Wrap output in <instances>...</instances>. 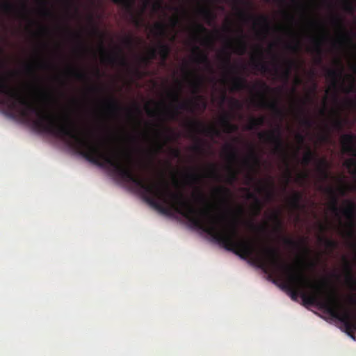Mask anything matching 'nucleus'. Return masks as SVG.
I'll use <instances>...</instances> for the list:
<instances>
[{"label": "nucleus", "mask_w": 356, "mask_h": 356, "mask_svg": "<svg viewBox=\"0 0 356 356\" xmlns=\"http://www.w3.org/2000/svg\"><path fill=\"white\" fill-rule=\"evenodd\" d=\"M256 53L257 56H252L250 61L251 67L255 73H273L286 79L291 75L293 68L296 67L298 65L297 61L294 59L280 57L272 53L270 67L269 63L264 59V50L261 46H257Z\"/></svg>", "instance_id": "obj_1"}, {"label": "nucleus", "mask_w": 356, "mask_h": 356, "mask_svg": "<svg viewBox=\"0 0 356 356\" xmlns=\"http://www.w3.org/2000/svg\"><path fill=\"white\" fill-rule=\"evenodd\" d=\"M260 140L265 143L273 145L274 154H280L283 156L286 165V170L285 174L286 186L289 184L291 178V171L289 168V163L287 159V149L285 143L282 139V131L280 126L276 129L268 131H262L258 134Z\"/></svg>", "instance_id": "obj_2"}, {"label": "nucleus", "mask_w": 356, "mask_h": 356, "mask_svg": "<svg viewBox=\"0 0 356 356\" xmlns=\"http://www.w3.org/2000/svg\"><path fill=\"white\" fill-rule=\"evenodd\" d=\"M325 192L331 196L330 210L336 216L339 215L340 211L349 221V229L346 232L347 236L352 238L354 236L353 228L355 226V218L356 216V204L350 200H345L346 207L340 209L338 207V198L336 195L335 190L332 187H327L325 189Z\"/></svg>", "instance_id": "obj_3"}, {"label": "nucleus", "mask_w": 356, "mask_h": 356, "mask_svg": "<svg viewBox=\"0 0 356 356\" xmlns=\"http://www.w3.org/2000/svg\"><path fill=\"white\" fill-rule=\"evenodd\" d=\"M94 32L98 34L101 38L99 45V53L101 55V61L103 64L115 67L129 68V63L124 54V52L120 47H116L113 50L107 51L103 44V35L97 29H94Z\"/></svg>", "instance_id": "obj_4"}, {"label": "nucleus", "mask_w": 356, "mask_h": 356, "mask_svg": "<svg viewBox=\"0 0 356 356\" xmlns=\"http://www.w3.org/2000/svg\"><path fill=\"white\" fill-rule=\"evenodd\" d=\"M220 61V69L225 77L230 79H238L241 72L245 70V65L238 66L231 62V55L229 52L224 51L222 55L218 56Z\"/></svg>", "instance_id": "obj_5"}, {"label": "nucleus", "mask_w": 356, "mask_h": 356, "mask_svg": "<svg viewBox=\"0 0 356 356\" xmlns=\"http://www.w3.org/2000/svg\"><path fill=\"white\" fill-rule=\"evenodd\" d=\"M313 161L317 163V170L323 179H327L329 177L328 168L329 165L325 159H318L317 154L309 147H307V152L304 154L302 162L305 165H309Z\"/></svg>", "instance_id": "obj_6"}, {"label": "nucleus", "mask_w": 356, "mask_h": 356, "mask_svg": "<svg viewBox=\"0 0 356 356\" xmlns=\"http://www.w3.org/2000/svg\"><path fill=\"white\" fill-rule=\"evenodd\" d=\"M240 17L245 22L253 20L254 25L260 26L264 33H268L270 29V24L268 17L266 15H261L254 17L252 15L247 14L243 10L239 11Z\"/></svg>", "instance_id": "obj_7"}, {"label": "nucleus", "mask_w": 356, "mask_h": 356, "mask_svg": "<svg viewBox=\"0 0 356 356\" xmlns=\"http://www.w3.org/2000/svg\"><path fill=\"white\" fill-rule=\"evenodd\" d=\"M57 66L50 62H47L42 59L37 60L33 63H28L24 65L23 70L24 72L29 75L35 74L37 70H57Z\"/></svg>", "instance_id": "obj_8"}, {"label": "nucleus", "mask_w": 356, "mask_h": 356, "mask_svg": "<svg viewBox=\"0 0 356 356\" xmlns=\"http://www.w3.org/2000/svg\"><path fill=\"white\" fill-rule=\"evenodd\" d=\"M193 61L204 66V70L210 73L213 72V65L209 58L208 54L200 49L198 46H194L193 49Z\"/></svg>", "instance_id": "obj_9"}, {"label": "nucleus", "mask_w": 356, "mask_h": 356, "mask_svg": "<svg viewBox=\"0 0 356 356\" xmlns=\"http://www.w3.org/2000/svg\"><path fill=\"white\" fill-rule=\"evenodd\" d=\"M168 133L172 132L168 129ZM156 140H155L154 145L151 148L150 152L153 155H156L161 152L163 147L172 140V136L168 134L162 133L159 130H156Z\"/></svg>", "instance_id": "obj_10"}, {"label": "nucleus", "mask_w": 356, "mask_h": 356, "mask_svg": "<svg viewBox=\"0 0 356 356\" xmlns=\"http://www.w3.org/2000/svg\"><path fill=\"white\" fill-rule=\"evenodd\" d=\"M341 142L343 152L356 157V136L353 134H346L341 136Z\"/></svg>", "instance_id": "obj_11"}, {"label": "nucleus", "mask_w": 356, "mask_h": 356, "mask_svg": "<svg viewBox=\"0 0 356 356\" xmlns=\"http://www.w3.org/2000/svg\"><path fill=\"white\" fill-rule=\"evenodd\" d=\"M334 63L337 65L336 67H326L325 70L327 79L333 83H336L341 79L344 70L343 65L340 59L335 60Z\"/></svg>", "instance_id": "obj_12"}, {"label": "nucleus", "mask_w": 356, "mask_h": 356, "mask_svg": "<svg viewBox=\"0 0 356 356\" xmlns=\"http://www.w3.org/2000/svg\"><path fill=\"white\" fill-rule=\"evenodd\" d=\"M191 129L197 133L204 134L208 136H219V130L213 126L206 127L198 121H193L190 123Z\"/></svg>", "instance_id": "obj_13"}, {"label": "nucleus", "mask_w": 356, "mask_h": 356, "mask_svg": "<svg viewBox=\"0 0 356 356\" xmlns=\"http://www.w3.org/2000/svg\"><path fill=\"white\" fill-rule=\"evenodd\" d=\"M243 163L252 170H257L260 168L261 159L252 145H249V153L243 160Z\"/></svg>", "instance_id": "obj_14"}, {"label": "nucleus", "mask_w": 356, "mask_h": 356, "mask_svg": "<svg viewBox=\"0 0 356 356\" xmlns=\"http://www.w3.org/2000/svg\"><path fill=\"white\" fill-rule=\"evenodd\" d=\"M325 39V35L321 37H314L312 38L313 47L308 51L315 55V61L317 64H321L323 62V42Z\"/></svg>", "instance_id": "obj_15"}, {"label": "nucleus", "mask_w": 356, "mask_h": 356, "mask_svg": "<svg viewBox=\"0 0 356 356\" xmlns=\"http://www.w3.org/2000/svg\"><path fill=\"white\" fill-rule=\"evenodd\" d=\"M240 36L236 40L235 44L231 40H229V46L234 49V53L238 55L242 56L244 55L248 49V43L245 40V35L243 33V31L242 29H239Z\"/></svg>", "instance_id": "obj_16"}, {"label": "nucleus", "mask_w": 356, "mask_h": 356, "mask_svg": "<svg viewBox=\"0 0 356 356\" xmlns=\"http://www.w3.org/2000/svg\"><path fill=\"white\" fill-rule=\"evenodd\" d=\"M332 23L343 33L341 37V41L346 42L354 47H356V44L353 42L349 34L346 31L343 19L340 16L336 15L332 18Z\"/></svg>", "instance_id": "obj_17"}, {"label": "nucleus", "mask_w": 356, "mask_h": 356, "mask_svg": "<svg viewBox=\"0 0 356 356\" xmlns=\"http://www.w3.org/2000/svg\"><path fill=\"white\" fill-rule=\"evenodd\" d=\"M113 3L120 5L123 6L126 10L129 13L131 17V19L133 23L136 26L140 25V20L138 17H137L133 12V6L134 3V0H113Z\"/></svg>", "instance_id": "obj_18"}, {"label": "nucleus", "mask_w": 356, "mask_h": 356, "mask_svg": "<svg viewBox=\"0 0 356 356\" xmlns=\"http://www.w3.org/2000/svg\"><path fill=\"white\" fill-rule=\"evenodd\" d=\"M156 49L157 56L159 55L160 58V65L165 66L170 54V47L168 44L160 42Z\"/></svg>", "instance_id": "obj_19"}, {"label": "nucleus", "mask_w": 356, "mask_h": 356, "mask_svg": "<svg viewBox=\"0 0 356 356\" xmlns=\"http://www.w3.org/2000/svg\"><path fill=\"white\" fill-rule=\"evenodd\" d=\"M0 89H123L122 88H101V87H85V88H52V87H0ZM125 89H133L132 88H126Z\"/></svg>", "instance_id": "obj_20"}, {"label": "nucleus", "mask_w": 356, "mask_h": 356, "mask_svg": "<svg viewBox=\"0 0 356 356\" xmlns=\"http://www.w3.org/2000/svg\"><path fill=\"white\" fill-rule=\"evenodd\" d=\"M302 200V193L300 192H294L289 199V204L294 210H299L304 207L301 204Z\"/></svg>", "instance_id": "obj_21"}, {"label": "nucleus", "mask_w": 356, "mask_h": 356, "mask_svg": "<svg viewBox=\"0 0 356 356\" xmlns=\"http://www.w3.org/2000/svg\"><path fill=\"white\" fill-rule=\"evenodd\" d=\"M257 191L258 193L264 192L266 199L268 200H272L275 196L274 183L273 180L270 179L266 186L257 187Z\"/></svg>", "instance_id": "obj_22"}, {"label": "nucleus", "mask_w": 356, "mask_h": 356, "mask_svg": "<svg viewBox=\"0 0 356 356\" xmlns=\"http://www.w3.org/2000/svg\"><path fill=\"white\" fill-rule=\"evenodd\" d=\"M343 259H344L345 268H346V281L347 284L351 288L355 289L356 288V279L353 274L352 267L350 266V264L346 258H344Z\"/></svg>", "instance_id": "obj_23"}, {"label": "nucleus", "mask_w": 356, "mask_h": 356, "mask_svg": "<svg viewBox=\"0 0 356 356\" xmlns=\"http://www.w3.org/2000/svg\"><path fill=\"white\" fill-rule=\"evenodd\" d=\"M224 152H225L227 159L229 162L234 163L238 160V151L233 145L227 144L224 147Z\"/></svg>", "instance_id": "obj_24"}, {"label": "nucleus", "mask_w": 356, "mask_h": 356, "mask_svg": "<svg viewBox=\"0 0 356 356\" xmlns=\"http://www.w3.org/2000/svg\"><path fill=\"white\" fill-rule=\"evenodd\" d=\"M195 37H198L201 34L208 35L209 31L201 24H196L194 29ZM212 40L209 35H207L203 38V44H211Z\"/></svg>", "instance_id": "obj_25"}, {"label": "nucleus", "mask_w": 356, "mask_h": 356, "mask_svg": "<svg viewBox=\"0 0 356 356\" xmlns=\"http://www.w3.org/2000/svg\"><path fill=\"white\" fill-rule=\"evenodd\" d=\"M63 72L68 76H72L78 78L85 76V72L82 69L72 65H67L64 69Z\"/></svg>", "instance_id": "obj_26"}, {"label": "nucleus", "mask_w": 356, "mask_h": 356, "mask_svg": "<svg viewBox=\"0 0 356 356\" xmlns=\"http://www.w3.org/2000/svg\"><path fill=\"white\" fill-rule=\"evenodd\" d=\"M264 106L272 111L277 118L280 119L283 118L284 111L276 102H266L264 103Z\"/></svg>", "instance_id": "obj_27"}, {"label": "nucleus", "mask_w": 356, "mask_h": 356, "mask_svg": "<svg viewBox=\"0 0 356 356\" xmlns=\"http://www.w3.org/2000/svg\"><path fill=\"white\" fill-rule=\"evenodd\" d=\"M197 106V103L195 101L191 100V101L180 102L178 104L177 108L179 109L186 110V111L193 113L196 109Z\"/></svg>", "instance_id": "obj_28"}, {"label": "nucleus", "mask_w": 356, "mask_h": 356, "mask_svg": "<svg viewBox=\"0 0 356 356\" xmlns=\"http://www.w3.org/2000/svg\"><path fill=\"white\" fill-rule=\"evenodd\" d=\"M195 145L191 147V149L201 155L204 154L205 153V149H204V142L200 138L195 137Z\"/></svg>", "instance_id": "obj_29"}, {"label": "nucleus", "mask_w": 356, "mask_h": 356, "mask_svg": "<svg viewBox=\"0 0 356 356\" xmlns=\"http://www.w3.org/2000/svg\"><path fill=\"white\" fill-rule=\"evenodd\" d=\"M105 106L106 109L111 113L117 114L122 110L121 106L114 100L107 102Z\"/></svg>", "instance_id": "obj_30"}, {"label": "nucleus", "mask_w": 356, "mask_h": 356, "mask_svg": "<svg viewBox=\"0 0 356 356\" xmlns=\"http://www.w3.org/2000/svg\"><path fill=\"white\" fill-rule=\"evenodd\" d=\"M264 123V118H252L250 123L248 124L246 129L248 130H253L257 129L258 127L263 125Z\"/></svg>", "instance_id": "obj_31"}, {"label": "nucleus", "mask_w": 356, "mask_h": 356, "mask_svg": "<svg viewBox=\"0 0 356 356\" xmlns=\"http://www.w3.org/2000/svg\"><path fill=\"white\" fill-rule=\"evenodd\" d=\"M205 177L212 178L214 179H219L220 174L215 164L211 163L209 165L207 170Z\"/></svg>", "instance_id": "obj_32"}, {"label": "nucleus", "mask_w": 356, "mask_h": 356, "mask_svg": "<svg viewBox=\"0 0 356 356\" xmlns=\"http://www.w3.org/2000/svg\"><path fill=\"white\" fill-rule=\"evenodd\" d=\"M320 241H323L325 247L330 250H334L338 246V243L337 241L330 238H325L324 236H321L320 238Z\"/></svg>", "instance_id": "obj_33"}, {"label": "nucleus", "mask_w": 356, "mask_h": 356, "mask_svg": "<svg viewBox=\"0 0 356 356\" xmlns=\"http://www.w3.org/2000/svg\"><path fill=\"white\" fill-rule=\"evenodd\" d=\"M181 72L186 78H193L197 75V72L191 69L187 63L182 66Z\"/></svg>", "instance_id": "obj_34"}, {"label": "nucleus", "mask_w": 356, "mask_h": 356, "mask_svg": "<svg viewBox=\"0 0 356 356\" xmlns=\"http://www.w3.org/2000/svg\"><path fill=\"white\" fill-rule=\"evenodd\" d=\"M211 89H218V88H211ZM220 89H257V88H242V87H232V88H221ZM258 89H298L297 88H283V87H277V88H271L268 86H264L261 88H259Z\"/></svg>", "instance_id": "obj_35"}, {"label": "nucleus", "mask_w": 356, "mask_h": 356, "mask_svg": "<svg viewBox=\"0 0 356 356\" xmlns=\"http://www.w3.org/2000/svg\"><path fill=\"white\" fill-rule=\"evenodd\" d=\"M354 1L355 0H346L343 5V8L346 13L353 14L356 10V6H355L353 4Z\"/></svg>", "instance_id": "obj_36"}, {"label": "nucleus", "mask_w": 356, "mask_h": 356, "mask_svg": "<svg viewBox=\"0 0 356 356\" xmlns=\"http://www.w3.org/2000/svg\"><path fill=\"white\" fill-rule=\"evenodd\" d=\"M301 47V44L299 40H296V42L293 44L287 43L286 44V48L290 50L292 52L298 53L300 51Z\"/></svg>", "instance_id": "obj_37"}, {"label": "nucleus", "mask_w": 356, "mask_h": 356, "mask_svg": "<svg viewBox=\"0 0 356 356\" xmlns=\"http://www.w3.org/2000/svg\"><path fill=\"white\" fill-rule=\"evenodd\" d=\"M230 106L232 109L236 110L237 111H240L243 109V103L236 99L232 98L231 99L230 102Z\"/></svg>", "instance_id": "obj_38"}, {"label": "nucleus", "mask_w": 356, "mask_h": 356, "mask_svg": "<svg viewBox=\"0 0 356 356\" xmlns=\"http://www.w3.org/2000/svg\"><path fill=\"white\" fill-rule=\"evenodd\" d=\"M0 8L3 12L6 13L13 12L15 8V6L8 0H5V1L1 5Z\"/></svg>", "instance_id": "obj_39"}, {"label": "nucleus", "mask_w": 356, "mask_h": 356, "mask_svg": "<svg viewBox=\"0 0 356 356\" xmlns=\"http://www.w3.org/2000/svg\"><path fill=\"white\" fill-rule=\"evenodd\" d=\"M237 179V172L232 167H229V174L227 181L229 184H233Z\"/></svg>", "instance_id": "obj_40"}, {"label": "nucleus", "mask_w": 356, "mask_h": 356, "mask_svg": "<svg viewBox=\"0 0 356 356\" xmlns=\"http://www.w3.org/2000/svg\"><path fill=\"white\" fill-rule=\"evenodd\" d=\"M248 197L249 198L253 199L254 200L255 207L257 208V213H259L263 207V204L261 200L254 193H252L248 194Z\"/></svg>", "instance_id": "obj_41"}, {"label": "nucleus", "mask_w": 356, "mask_h": 356, "mask_svg": "<svg viewBox=\"0 0 356 356\" xmlns=\"http://www.w3.org/2000/svg\"><path fill=\"white\" fill-rule=\"evenodd\" d=\"M355 190H356L355 186H349L347 184H345L343 186H341L338 188V191L341 196H345L346 195L347 192H348V191H355Z\"/></svg>", "instance_id": "obj_42"}, {"label": "nucleus", "mask_w": 356, "mask_h": 356, "mask_svg": "<svg viewBox=\"0 0 356 356\" xmlns=\"http://www.w3.org/2000/svg\"><path fill=\"white\" fill-rule=\"evenodd\" d=\"M156 34L163 35L165 33L166 26L163 23L158 22L154 27Z\"/></svg>", "instance_id": "obj_43"}, {"label": "nucleus", "mask_w": 356, "mask_h": 356, "mask_svg": "<svg viewBox=\"0 0 356 356\" xmlns=\"http://www.w3.org/2000/svg\"><path fill=\"white\" fill-rule=\"evenodd\" d=\"M200 13L208 21H211L215 17L213 13L208 8H202Z\"/></svg>", "instance_id": "obj_44"}, {"label": "nucleus", "mask_w": 356, "mask_h": 356, "mask_svg": "<svg viewBox=\"0 0 356 356\" xmlns=\"http://www.w3.org/2000/svg\"><path fill=\"white\" fill-rule=\"evenodd\" d=\"M146 56L150 60H155L157 57V49L154 47H151L148 49Z\"/></svg>", "instance_id": "obj_45"}, {"label": "nucleus", "mask_w": 356, "mask_h": 356, "mask_svg": "<svg viewBox=\"0 0 356 356\" xmlns=\"http://www.w3.org/2000/svg\"><path fill=\"white\" fill-rule=\"evenodd\" d=\"M215 192L218 195H222L224 197H227V196L229 195V193H230L229 190L227 188L224 187V186H220V187L217 188L216 189Z\"/></svg>", "instance_id": "obj_46"}, {"label": "nucleus", "mask_w": 356, "mask_h": 356, "mask_svg": "<svg viewBox=\"0 0 356 356\" xmlns=\"http://www.w3.org/2000/svg\"><path fill=\"white\" fill-rule=\"evenodd\" d=\"M272 219L275 222V224L277 225V227L279 229H281L282 226V221H281L280 218V213L278 212L274 213L272 215Z\"/></svg>", "instance_id": "obj_47"}, {"label": "nucleus", "mask_w": 356, "mask_h": 356, "mask_svg": "<svg viewBox=\"0 0 356 356\" xmlns=\"http://www.w3.org/2000/svg\"><path fill=\"white\" fill-rule=\"evenodd\" d=\"M301 124L308 129L312 127L314 122L309 118L304 117L301 119Z\"/></svg>", "instance_id": "obj_48"}, {"label": "nucleus", "mask_w": 356, "mask_h": 356, "mask_svg": "<svg viewBox=\"0 0 356 356\" xmlns=\"http://www.w3.org/2000/svg\"><path fill=\"white\" fill-rule=\"evenodd\" d=\"M223 125L225 127V131L228 133H230L236 129V127L232 124L228 120L226 119L223 120Z\"/></svg>", "instance_id": "obj_49"}, {"label": "nucleus", "mask_w": 356, "mask_h": 356, "mask_svg": "<svg viewBox=\"0 0 356 356\" xmlns=\"http://www.w3.org/2000/svg\"><path fill=\"white\" fill-rule=\"evenodd\" d=\"M284 243L286 245H287L288 246H290V247L294 248H297L300 245V243H298L296 241H294L293 239L289 238H284Z\"/></svg>", "instance_id": "obj_50"}, {"label": "nucleus", "mask_w": 356, "mask_h": 356, "mask_svg": "<svg viewBox=\"0 0 356 356\" xmlns=\"http://www.w3.org/2000/svg\"><path fill=\"white\" fill-rule=\"evenodd\" d=\"M123 44L127 47L132 48L134 45V40L131 36H126L122 39Z\"/></svg>", "instance_id": "obj_51"}, {"label": "nucleus", "mask_w": 356, "mask_h": 356, "mask_svg": "<svg viewBox=\"0 0 356 356\" xmlns=\"http://www.w3.org/2000/svg\"><path fill=\"white\" fill-rule=\"evenodd\" d=\"M344 165L349 170L356 168V160L354 159H349L344 162Z\"/></svg>", "instance_id": "obj_52"}, {"label": "nucleus", "mask_w": 356, "mask_h": 356, "mask_svg": "<svg viewBox=\"0 0 356 356\" xmlns=\"http://www.w3.org/2000/svg\"><path fill=\"white\" fill-rule=\"evenodd\" d=\"M308 177V174L307 173H302V174H300L298 175V176L297 177L296 181L299 183V184H302L303 182H305V181L307 179Z\"/></svg>", "instance_id": "obj_53"}, {"label": "nucleus", "mask_w": 356, "mask_h": 356, "mask_svg": "<svg viewBox=\"0 0 356 356\" xmlns=\"http://www.w3.org/2000/svg\"><path fill=\"white\" fill-rule=\"evenodd\" d=\"M302 89H318L316 86H314L312 88H303ZM323 89H327V90H330V89H356V88L355 87H340V88H337L336 86H333V87H326V88H324Z\"/></svg>", "instance_id": "obj_54"}, {"label": "nucleus", "mask_w": 356, "mask_h": 356, "mask_svg": "<svg viewBox=\"0 0 356 356\" xmlns=\"http://www.w3.org/2000/svg\"><path fill=\"white\" fill-rule=\"evenodd\" d=\"M74 37H75L76 38H77L79 41H81V35L80 33H73L72 34ZM79 49L82 51H86V48L84 47V45L83 44V43L81 42H79Z\"/></svg>", "instance_id": "obj_55"}, {"label": "nucleus", "mask_w": 356, "mask_h": 356, "mask_svg": "<svg viewBox=\"0 0 356 356\" xmlns=\"http://www.w3.org/2000/svg\"><path fill=\"white\" fill-rule=\"evenodd\" d=\"M139 61L141 64L145 65V66H148L149 65L151 64L152 63V60H149L148 59V57L145 56H141L139 58Z\"/></svg>", "instance_id": "obj_56"}, {"label": "nucleus", "mask_w": 356, "mask_h": 356, "mask_svg": "<svg viewBox=\"0 0 356 356\" xmlns=\"http://www.w3.org/2000/svg\"><path fill=\"white\" fill-rule=\"evenodd\" d=\"M187 177L193 182H197L200 178V175L195 173H190Z\"/></svg>", "instance_id": "obj_57"}, {"label": "nucleus", "mask_w": 356, "mask_h": 356, "mask_svg": "<svg viewBox=\"0 0 356 356\" xmlns=\"http://www.w3.org/2000/svg\"><path fill=\"white\" fill-rule=\"evenodd\" d=\"M41 3L42 4L43 6V8L42 10V15H44V16H51V12L47 9L45 6V2L44 1H41Z\"/></svg>", "instance_id": "obj_58"}, {"label": "nucleus", "mask_w": 356, "mask_h": 356, "mask_svg": "<svg viewBox=\"0 0 356 356\" xmlns=\"http://www.w3.org/2000/svg\"><path fill=\"white\" fill-rule=\"evenodd\" d=\"M296 139L298 143L303 144L305 140V137L303 134L298 133L296 135Z\"/></svg>", "instance_id": "obj_59"}, {"label": "nucleus", "mask_w": 356, "mask_h": 356, "mask_svg": "<svg viewBox=\"0 0 356 356\" xmlns=\"http://www.w3.org/2000/svg\"><path fill=\"white\" fill-rule=\"evenodd\" d=\"M353 57H354L355 61L350 64V67L353 72L356 73V55L355 53L353 54Z\"/></svg>", "instance_id": "obj_60"}, {"label": "nucleus", "mask_w": 356, "mask_h": 356, "mask_svg": "<svg viewBox=\"0 0 356 356\" xmlns=\"http://www.w3.org/2000/svg\"><path fill=\"white\" fill-rule=\"evenodd\" d=\"M172 154L174 157H179L180 155V152L178 149H171Z\"/></svg>", "instance_id": "obj_61"}, {"label": "nucleus", "mask_w": 356, "mask_h": 356, "mask_svg": "<svg viewBox=\"0 0 356 356\" xmlns=\"http://www.w3.org/2000/svg\"><path fill=\"white\" fill-rule=\"evenodd\" d=\"M318 227H319V230H320L321 232H324L327 229V227L325 225H323L322 223H319L318 224Z\"/></svg>", "instance_id": "obj_62"}, {"label": "nucleus", "mask_w": 356, "mask_h": 356, "mask_svg": "<svg viewBox=\"0 0 356 356\" xmlns=\"http://www.w3.org/2000/svg\"><path fill=\"white\" fill-rule=\"evenodd\" d=\"M334 127L337 129H341L342 127V123H341V120H337L334 122Z\"/></svg>", "instance_id": "obj_63"}, {"label": "nucleus", "mask_w": 356, "mask_h": 356, "mask_svg": "<svg viewBox=\"0 0 356 356\" xmlns=\"http://www.w3.org/2000/svg\"><path fill=\"white\" fill-rule=\"evenodd\" d=\"M161 8V3L160 1H157L154 4V9H159Z\"/></svg>", "instance_id": "obj_64"}]
</instances>
